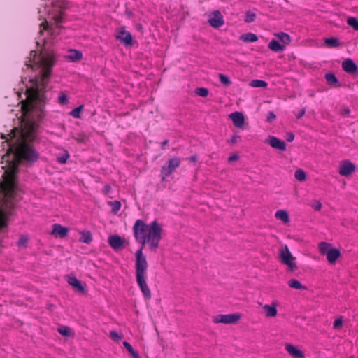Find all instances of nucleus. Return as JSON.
Listing matches in <instances>:
<instances>
[{
	"label": "nucleus",
	"mask_w": 358,
	"mask_h": 358,
	"mask_svg": "<svg viewBox=\"0 0 358 358\" xmlns=\"http://www.w3.org/2000/svg\"><path fill=\"white\" fill-rule=\"evenodd\" d=\"M136 241L141 246L135 252V275L136 282L145 299H150L152 294L147 283L148 262L143 252V245L147 244L150 251H156L162 238V226L157 221L146 224L143 220H137L133 227Z\"/></svg>",
	"instance_id": "obj_1"
},
{
	"label": "nucleus",
	"mask_w": 358,
	"mask_h": 358,
	"mask_svg": "<svg viewBox=\"0 0 358 358\" xmlns=\"http://www.w3.org/2000/svg\"><path fill=\"white\" fill-rule=\"evenodd\" d=\"M36 125L34 122H24V127H15L6 138L8 143V150L13 154V159H24L28 162H36L38 158V153L28 145L27 142L32 141L35 138Z\"/></svg>",
	"instance_id": "obj_2"
},
{
	"label": "nucleus",
	"mask_w": 358,
	"mask_h": 358,
	"mask_svg": "<svg viewBox=\"0 0 358 358\" xmlns=\"http://www.w3.org/2000/svg\"><path fill=\"white\" fill-rule=\"evenodd\" d=\"M317 247L320 254L326 256L327 262L331 265H334L341 256V250L328 242H320Z\"/></svg>",
	"instance_id": "obj_3"
},
{
	"label": "nucleus",
	"mask_w": 358,
	"mask_h": 358,
	"mask_svg": "<svg viewBox=\"0 0 358 358\" xmlns=\"http://www.w3.org/2000/svg\"><path fill=\"white\" fill-rule=\"evenodd\" d=\"M279 257L281 263L286 266L290 271H295L298 268L296 259L293 256L287 245L280 249Z\"/></svg>",
	"instance_id": "obj_4"
},
{
	"label": "nucleus",
	"mask_w": 358,
	"mask_h": 358,
	"mask_svg": "<svg viewBox=\"0 0 358 358\" xmlns=\"http://www.w3.org/2000/svg\"><path fill=\"white\" fill-rule=\"evenodd\" d=\"M241 317L242 315L240 313L217 314L212 317V322L216 324H235L239 322Z\"/></svg>",
	"instance_id": "obj_5"
},
{
	"label": "nucleus",
	"mask_w": 358,
	"mask_h": 358,
	"mask_svg": "<svg viewBox=\"0 0 358 358\" xmlns=\"http://www.w3.org/2000/svg\"><path fill=\"white\" fill-rule=\"evenodd\" d=\"M180 165V159L179 157H175L168 160L167 163L162 166L161 169L162 180H166V178L171 176L176 168Z\"/></svg>",
	"instance_id": "obj_6"
},
{
	"label": "nucleus",
	"mask_w": 358,
	"mask_h": 358,
	"mask_svg": "<svg viewBox=\"0 0 358 358\" xmlns=\"http://www.w3.org/2000/svg\"><path fill=\"white\" fill-rule=\"evenodd\" d=\"M259 304L262 307V313L266 317H275L278 315V301L273 300L269 304H263L262 303Z\"/></svg>",
	"instance_id": "obj_7"
},
{
	"label": "nucleus",
	"mask_w": 358,
	"mask_h": 358,
	"mask_svg": "<svg viewBox=\"0 0 358 358\" xmlns=\"http://www.w3.org/2000/svg\"><path fill=\"white\" fill-rule=\"evenodd\" d=\"M4 181L2 188L8 191H13L15 188V166L10 170L5 171L3 173Z\"/></svg>",
	"instance_id": "obj_8"
},
{
	"label": "nucleus",
	"mask_w": 358,
	"mask_h": 358,
	"mask_svg": "<svg viewBox=\"0 0 358 358\" xmlns=\"http://www.w3.org/2000/svg\"><path fill=\"white\" fill-rule=\"evenodd\" d=\"M67 282L71 285L75 292L81 294H86L87 292V285L85 283L82 282L76 276L69 275L67 276Z\"/></svg>",
	"instance_id": "obj_9"
},
{
	"label": "nucleus",
	"mask_w": 358,
	"mask_h": 358,
	"mask_svg": "<svg viewBox=\"0 0 358 358\" xmlns=\"http://www.w3.org/2000/svg\"><path fill=\"white\" fill-rule=\"evenodd\" d=\"M265 143L268 144L273 149L278 151L284 152L286 150L287 146L285 141L275 136H268V138L265 140Z\"/></svg>",
	"instance_id": "obj_10"
},
{
	"label": "nucleus",
	"mask_w": 358,
	"mask_h": 358,
	"mask_svg": "<svg viewBox=\"0 0 358 358\" xmlns=\"http://www.w3.org/2000/svg\"><path fill=\"white\" fill-rule=\"evenodd\" d=\"M69 231L70 229L69 227L56 223L52 224V231L50 234L55 238H64L68 236Z\"/></svg>",
	"instance_id": "obj_11"
},
{
	"label": "nucleus",
	"mask_w": 358,
	"mask_h": 358,
	"mask_svg": "<svg viewBox=\"0 0 358 358\" xmlns=\"http://www.w3.org/2000/svg\"><path fill=\"white\" fill-rule=\"evenodd\" d=\"M116 38L119 40L124 45H131L133 38L129 31H127L125 27H120L115 36Z\"/></svg>",
	"instance_id": "obj_12"
},
{
	"label": "nucleus",
	"mask_w": 358,
	"mask_h": 358,
	"mask_svg": "<svg viewBox=\"0 0 358 358\" xmlns=\"http://www.w3.org/2000/svg\"><path fill=\"white\" fill-rule=\"evenodd\" d=\"M355 165L349 160L341 161L339 166L338 173L343 176H349L355 171Z\"/></svg>",
	"instance_id": "obj_13"
},
{
	"label": "nucleus",
	"mask_w": 358,
	"mask_h": 358,
	"mask_svg": "<svg viewBox=\"0 0 358 358\" xmlns=\"http://www.w3.org/2000/svg\"><path fill=\"white\" fill-rule=\"evenodd\" d=\"M209 24L214 28H219L224 24L223 16L220 11L215 10L209 15Z\"/></svg>",
	"instance_id": "obj_14"
},
{
	"label": "nucleus",
	"mask_w": 358,
	"mask_h": 358,
	"mask_svg": "<svg viewBox=\"0 0 358 358\" xmlns=\"http://www.w3.org/2000/svg\"><path fill=\"white\" fill-rule=\"evenodd\" d=\"M285 350L292 358H305L304 352L297 346L290 343H285Z\"/></svg>",
	"instance_id": "obj_15"
},
{
	"label": "nucleus",
	"mask_w": 358,
	"mask_h": 358,
	"mask_svg": "<svg viewBox=\"0 0 358 358\" xmlns=\"http://www.w3.org/2000/svg\"><path fill=\"white\" fill-rule=\"evenodd\" d=\"M229 117L233 122L235 127L239 129L244 128L245 126V117L241 112H234L229 115Z\"/></svg>",
	"instance_id": "obj_16"
},
{
	"label": "nucleus",
	"mask_w": 358,
	"mask_h": 358,
	"mask_svg": "<svg viewBox=\"0 0 358 358\" xmlns=\"http://www.w3.org/2000/svg\"><path fill=\"white\" fill-rule=\"evenodd\" d=\"M108 243L113 249L118 250L123 248L124 240L118 235H111L108 237Z\"/></svg>",
	"instance_id": "obj_17"
},
{
	"label": "nucleus",
	"mask_w": 358,
	"mask_h": 358,
	"mask_svg": "<svg viewBox=\"0 0 358 358\" xmlns=\"http://www.w3.org/2000/svg\"><path fill=\"white\" fill-rule=\"evenodd\" d=\"M275 218L277 220H280L285 225H289L290 224V217L288 212L286 210L280 209L275 211Z\"/></svg>",
	"instance_id": "obj_18"
},
{
	"label": "nucleus",
	"mask_w": 358,
	"mask_h": 358,
	"mask_svg": "<svg viewBox=\"0 0 358 358\" xmlns=\"http://www.w3.org/2000/svg\"><path fill=\"white\" fill-rule=\"evenodd\" d=\"M343 69L350 73H354L357 71V66L352 59H345L342 63Z\"/></svg>",
	"instance_id": "obj_19"
},
{
	"label": "nucleus",
	"mask_w": 358,
	"mask_h": 358,
	"mask_svg": "<svg viewBox=\"0 0 358 358\" xmlns=\"http://www.w3.org/2000/svg\"><path fill=\"white\" fill-rule=\"evenodd\" d=\"M82 52L75 49H71L68 50L67 54L66 55V58L67 59V60L71 62L80 61L82 59Z\"/></svg>",
	"instance_id": "obj_20"
},
{
	"label": "nucleus",
	"mask_w": 358,
	"mask_h": 358,
	"mask_svg": "<svg viewBox=\"0 0 358 358\" xmlns=\"http://www.w3.org/2000/svg\"><path fill=\"white\" fill-rule=\"evenodd\" d=\"M269 50L275 52H282L285 50V45H282L278 40L273 38L268 45Z\"/></svg>",
	"instance_id": "obj_21"
},
{
	"label": "nucleus",
	"mask_w": 358,
	"mask_h": 358,
	"mask_svg": "<svg viewBox=\"0 0 358 358\" xmlns=\"http://www.w3.org/2000/svg\"><path fill=\"white\" fill-rule=\"evenodd\" d=\"M274 35L278 38L280 43L285 45V48H286L287 45H289L292 42V38L290 36L285 32H278L275 33Z\"/></svg>",
	"instance_id": "obj_22"
},
{
	"label": "nucleus",
	"mask_w": 358,
	"mask_h": 358,
	"mask_svg": "<svg viewBox=\"0 0 358 358\" xmlns=\"http://www.w3.org/2000/svg\"><path fill=\"white\" fill-rule=\"evenodd\" d=\"M288 285L289 287L296 289H299V290H306L307 289V287L306 285H303L302 283H301V282L296 279H291L290 280H289Z\"/></svg>",
	"instance_id": "obj_23"
},
{
	"label": "nucleus",
	"mask_w": 358,
	"mask_h": 358,
	"mask_svg": "<svg viewBox=\"0 0 358 358\" xmlns=\"http://www.w3.org/2000/svg\"><path fill=\"white\" fill-rule=\"evenodd\" d=\"M62 151V152L57 155L56 157L57 162L59 164H64L66 163L67 160L70 157V155L67 150L64 148H60Z\"/></svg>",
	"instance_id": "obj_24"
},
{
	"label": "nucleus",
	"mask_w": 358,
	"mask_h": 358,
	"mask_svg": "<svg viewBox=\"0 0 358 358\" xmlns=\"http://www.w3.org/2000/svg\"><path fill=\"white\" fill-rule=\"evenodd\" d=\"M240 40L243 42H255L258 40V37L253 33H246L240 36Z\"/></svg>",
	"instance_id": "obj_25"
},
{
	"label": "nucleus",
	"mask_w": 358,
	"mask_h": 358,
	"mask_svg": "<svg viewBox=\"0 0 358 358\" xmlns=\"http://www.w3.org/2000/svg\"><path fill=\"white\" fill-rule=\"evenodd\" d=\"M57 331L65 337L73 336V332L72 329L68 326H61L57 328Z\"/></svg>",
	"instance_id": "obj_26"
},
{
	"label": "nucleus",
	"mask_w": 358,
	"mask_h": 358,
	"mask_svg": "<svg viewBox=\"0 0 358 358\" xmlns=\"http://www.w3.org/2000/svg\"><path fill=\"white\" fill-rule=\"evenodd\" d=\"M294 178L299 182H304L307 180V174L302 169H298L294 172Z\"/></svg>",
	"instance_id": "obj_27"
},
{
	"label": "nucleus",
	"mask_w": 358,
	"mask_h": 358,
	"mask_svg": "<svg viewBox=\"0 0 358 358\" xmlns=\"http://www.w3.org/2000/svg\"><path fill=\"white\" fill-rule=\"evenodd\" d=\"M81 237L80 241L89 244L92 241V233L90 231H83L80 232Z\"/></svg>",
	"instance_id": "obj_28"
},
{
	"label": "nucleus",
	"mask_w": 358,
	"mask_h": 358,
	"mask_svg": "<svg viewBox=\"0 0 358 358\" xmlns=\"http://www.w3.org/2000/svg\"><path fill=\"white\" fill-rule=\"evenodd\" d=\"M122 344L133 358H141L138 352L134 350L133 347L129 342L124 341L122 342Z\"/></svg>",
	"instance_id": "obj_29"
},
{
	"label": "nucleus",
	"mask_w": 358,
	"mask_h": 358,
	"mask_svg": "<svg viewBox=\"0 0 358 358\" xmlns=\"http://www.w3.org/2000/svg\"><path fill=\"white\" fill-rule=\"evenodd\" d=\"M268 83L262 80H252L250 83V86L252 87L257 88V87H266Z\"/></svg>",
	"instance_id": "obj_30"
},
{
	"label": "nucleus",
	"mask_w": 358,
	"mask_h": 358,
	"mask_svg": "<svg viewBox=\"0 0 358 358\" xmlns=\"http://www.w3.org/2000/svg\"><path fill=\"white\" fill-rule=\"evenodd\" d=\"M83 108H84V106L80 105L78 107L71 110L69 112V115H71L72 117H73L74 118L80 119L81 118L80 113L83 110Z\"/></svg>",
	"instance_id": "obj_31"
},
{
	"label": "nucleus",
	"mask_w": 358,
	"mask_h": 358,
	"mask_svg": "<svg viewBox=\"0 0 358 358\" xmlns=\"http://www.w3.org/2000/svg\"><path fill=\"white\" fill-rule=\"evenodd\" d=\"M108 204L111 206V212L116 214L121 208V203L119 201H108Z\"/></svg>",
	"instance_id": "obj_32"
},
{
	"label": "nucleus",
	"mask_w": 358,
	"mask_h": 358,
	"mask_svg": "<svg viewBox=\"0 0 358 358\" xmlns=\"http://www.w3.org/2000/svg\"><path fill=\"white\" fill-rule=\"evenodd\" d=\"M29 241L28 235H22L17 241V245L20 248H26Z\"/></svg>",
	"instance_id": "obj_33"
},
{
	"label": "nucleus",
	"mask_w": 358,
	"mask_h": 358,
	"mask_svg": "<svg viewBox=\"0 0 358 358\" xmlns=\"http://www.w3.org/2000/svg\"><path fill=\"white\" fill-rule=\"evenodd\" d=\"M347 24L355 30L358 31V20L355 17H350L347 19Z\"/></svg>",
	"instance_id": "obj_34"
},
{
	"label": "nucleus",
	"mask_w": 358,
	"mask_h": 358,
	"mask_svg": "<svg viewBox=\"0 0 358 358\" xmlns=\"http://www.w3.org/2000/svg\"><path fill=\"white\" fill-rule=\"evenodd\" d=\"M325 78H326L327 81L328 82V83H329L330 85H335L338 82L336 76L331 73H327L325 75Z\"/></svg>",
	"instance_id": "obj_35"
},
{
	"label": "nucleus",
	"mask_w": 358,
	"mask_h": 358,
	"mask_svg": "<svg viewBox=\"0 0 358 358\" xmlns=\"http://www.w3.org/2000/svg\"><path fill=\"white\" fill-rule=\"evenodd\" d=\"M324 43L326 45H329V47H338L339 46V41L336 38H326L324 41Z\"/></svg>",
	"instance_id": "obj_36"
},
{
	"label": "nucleus",
	"mask_w": 358,
	"mask_h": 358,
	"mask_svg": "<svg viewBox=\"0 0 358 358\" xmlns=\"http://www.w3.org/2000/svg\"><path fill=\"white\" fill-rule=\"evenodd\" d=\"M195 92L198 96L203 98L206 97L209 94L208 90L206 87L196 88Z\"/></svg>",
	"instance_id": "obj_37"
},
{
	"label": "nucleus",
	"mask_w": 358,
	"mask_h": 358,
	"mask_svg": "<svg viewBox=\"0 0 358 358\" xmlns=\"http://www.w3.org/2000/svg\"><path fill=\"white\" fill-rule=\"evenodd\" d=\"M256 19V14L252 11H247L245 13V21L247 23L252 22Z\"/></svg>",
	"instance_id": "obj_38"
},
{
	"label": "nucleus",
	"mask_w": 358,
	"mask_h": 358,
	"mask_svg": "<svg viewBox=\"0 0 358 358\" xmlns=\"http://www.w3.org/2000/svg\"><path fill=\"white\" fill-rule=\"evenodd\" d=\"M109 335L110 338L115 342H118L123 338V336L122 334H118L115 330L110 331Z\"/></svg>",
	"instance_id": "obj_39"
},
{
	"label": "nucleus",
	"mask_w": 358,
	"mask_h": 358,
	"mask_svg": "<svg viewBox=\"0 0 358 358\" xmlns=\"http://www.w3.org/2000/svg\"><path fill=\"white\" fill-rule=\"evenodd\" d=\"M7 223V219L6 214L0 209V229L6 227Z\"/></svg>",
	"instance_id": "obj_40"
},
{
	"label": "nucleus",
	"mask_w": 358,
	"mask_h": 358,
	"mask_svg": "<svg viewBox=\"0 0 358 358\" xmlns=\"http://www.w3.org/2000/svg\"><path fill=\"white\" fill-rule=\"evenodd\" d=\"M218 76L220 82L222 84L225 85H229L231 83L230 78L227 76L222 73H220Z\"/></svg>",
	"instance_id": "obj_41"
},
{
	"label": "nucleus",
	"mask_w": 358,
	"mask_h": 358,
	"mask_svg": "<svg viewBox=\"0 0 358 358\" xmlns=\"http://www.w3.org/2000/svg\"><path fill=\"white\" fill-rule=\"evenodd\" d=\"M58 102L60 105H66L69 103V98L67 95L62 94L58 98Z\"/></svg>",
	"instance_id": "obj_42"
},
{
	"label": "nucleus",
	"mask_w": 358,
	"mask_h": 358,
	"mask_svg": "<svg viewBox=\"0 0 358 358\" xmlns=\"http://www.w3.org/2000/svg\"><path fill=\"white\" fill-rule=\"evenodd\" d=\"M312 208L316 211H320L322 208V203L316 200L312 203Z\"/></svg>",
	"instance_id": "obj_43"
},
{
	"label": "nucleus",
	"mask_w": 358,
	"mask_h": 358,
	"mask_svg": "<svg viewBox=\"0 0 358 358\" xmlns=\"http://www.w3.org/2000/svg\"><path fill=\"white\" fill-rule=\"evenodd\" d=\"M343 326V320L342 317H338L335 320L334 322V328L336 329L341 328Z\"/></svg>",
	"instance_id": "obj_44"
},
{
	"label": "nucleus",
	"mask_w": 358,
	"mask_h": 358,
	"mask_svg": "<svg viewBox=\"0 0 358 358\" xmlns=\"http://www.w3.org/2000/svg\"><path fill=\"white\" fill-rule=\"evenodd\" d=\"M240 138L241 136L238 134H234L232 135L231 139L229 140V143L231 144H235L238 141Z\"/></svg>",
	"instance_id": "obj_45"
},
{
	"label": "nucleus",
	"mask_w": 358,
	"mask_h": 358,
	"mask_svg": "<svg viewBox=\"0 0 358 358\" xmlns=\"http://www.w3.org/2000/svg\"><path fill=\"white\" fill-rule=\"evenodd\" d=\"M276 118V115L274 114L273 112H269L267 116V121L271 122L274 120Z\"/></svg>",
	"instance_id": "obj_46"
},
{
	"label": "nucleus",
	"mask_w": 358,
	"mask_h": 358,
	"mask_svg": "<svg viewBox=\"0 0 358 358\" xmlns=\"http://www.w3.org/2000/svg\"><path fill=\"white\" fill-rule=\"evenodd\" d=\"M350 113V110L348 108H342L341 110V114L343 116H348Z\"/></svg>",
	"instance_id": "obj_47"
},
{
	"label": "nucleus",
	"mask_w": 358,
	"mask_h": 358,
	"mask_svg": "<svg viewBox=\"0 0 358 358\" xmlns=\"http://www.w3.org/2000/svg\"><path fill=\"white\" fill-rule=\"evenodd\" d=\"M239 158V156L238 154H233L231 155L229 158H228V161L229 162H234V161H236L237 159H238Z\"/></svg>",
	"instance_id": "obj_48"
},
{
	"label": "nucleus",
	"mask_w": 358,
	"mask_h": 358,
	"mask_svg": "<svg viewBox=\"0 0 358 358\" xmlns=\"http://www.w3.org/2000/svg\"><path fill=\"white\" fill-rule=\"evenodd\" d=\"M306 113V108L301 109L297 114H296V117L298 119L301 118Z\"/></svg>",
	"instance_id": "obj_49"
},
{
	"label": "nucleus",
	"mask_w": 358,
	"mask_h": 358,
	"mask_svg": "<svg viewBox=\"0 0 358 358\" xmlns=\"http://www.w3.org/2000/svg\"><path fill=\"white\" fill-rule=\"evenodd\" d=\"M111 189H112L111 187L109 185H105V187L103 189V192L105 194H108L111 192Z\"/></svg>",
	"instance_id": "obj_50"
},
{
	"label": "nucleus",
	"mask_w": 358,
	"mask_h": 358,
	"mask_svg": "<svg viewBox=\"0 0 358 358\" xmlns=\"http://www.w3.org/2000/svg\"><path fill=\"white\" fill-rule=\"evenodd\" d=\"M294 134H292V133L287 134V141L292 142V141H294Z\"/></svg>",
	"instance_id": "obj_51"
},
{
	"label": "nucleus",
	"mask_w": 358,
	"mask_h": 358,
	"mask_svg": "<svg viewBox=\"0 0 358 358\" xmlns=\"http://www.w3.org/2000/svg\"><path fill=\"white\" fill-rule=\"evenodd\" d=\"M189 160L192 162V163H196V161H197V156L196 155H192L189 158Z\"/></svg>",
	"instance_id": "obj_52"
},
{
	"label": "nucleus",
	"mask_w": 358,
	"mask_h": 358,
	"mask_svg": "<svg viewBox=\"0 0 358 358\" xmlns=\"http://www.w3.org/2000/svg\"><path fill=\"white\" fill-rule=\"evenodd\" d=\"M169 143V141L168 140H165L162 143V149H164L165 148V146L166 145Z\"/></svg>",
	"instance_id": "obj_53"
},
{
	"label": "nucleus",
	"mask_w": 358,
	"mask_h": 358,
	"mask_svg": "<svg viewBox=\"0 0 358 358\" xmlns=\"http://www.w3.org/2000/svg\"><path fill=\"white\" fill-rule=\"evenodd\" d=\"M3 189L5 191V192H6V194H8V193L10 192L11 191H8V190H6L4 188H3Z\"/></svg>",
	"instance_id": "obj_54"
},
{
	"label": "nucleus",
	"mask_w": 358,
	"mask_h": 358,
	"mask_svg": "<svg viewBox=\"0 0 358 358\" xmlns=\"http://www.w3.org/2000/svg\"><path fill=\"white\" fill-rule=\"evenodd\" d=\"M1 138H5V135L4 134H1Z\"/></svg>",
	"instance_id": "obj_55"
},
{
	"label": "nucleus",
	"mask_w": 358,
	"mask_h": 358,
	"mask_svg": "<svg viewBox=\"0 0 358 358\" xmlns=\"http://www.w3.org/2000/svg\"><path fill=\"white\" fill-rule=\"evenodd\" d=\"M36 43H37L38 45H40V42L39 41H37Z\"/></svg>",
	"instance_id": "obj_56"
},
{
	"label": "nucleus",
	"mask_w": 358,
	"mask_h": 358,
	"mask_svg": "<svg viewBox=\"0 0 358 358\" xmlns=\"http://www.w3.org/2000/svg\"><path fill=\"white\" fill-rule=\"evenodd\" d=\"M350 358H353V357H350Z\"/></svg>",
	"instance_id": "obj_57"
}]
</instances>
